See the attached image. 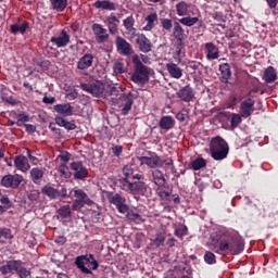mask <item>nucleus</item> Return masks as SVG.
<instances>
[{"label": "nucleus", "instance_id": "55", "mask_svg": "<svg viewBox=\"0 0 278 278\" xmlns=\"http://www.w3.org/2000/svg\"><path fill=\"white\" fill-rule=\"evenodd\" d=\"M124 27L125 29H131V27H134V23H136V21L134 20V16H128L124 20Z\"/></svg>", "mask_w": 278, "mask_h": 278}, {"label": "nucleus", "instance_id": "21", "mask_svg": "<svg viewBox=\"0 0 278 278\" xmlns=\"http://www.w3.org/2000/svg\"><path fill=\"white\" fill-rule=\"evenodd\" d=\"M21 261H9L5 265L0 266V273L3 275H14V271L18 270Z\"/></svg>", "mask_w": 278, "mask_h": 278}, {"label": "nucleus", "instance_id": "56", "mask_svg": "<svg viewBox=\"0 0 278 278\" xmlns=\"http://www.w3.org/2000/svg\"><path fill=\"white\" fill-rule=\"evenodd\" d=\"M236 105H238V97L236 96H230L226 108L229 110L231 108H236Z\"/></svg>", "mask_w": 278, "mask_h": 278}, {"label": "nucleus", "instance_id": "62", "mask_svg": "<svg viewBox=\"0 0 278 278\" xmlns=\"http://www.w3.org/2000/svg\"><path fill=\"white\" fill-rule=\"evenodd\" d=\"M176 118L179 121V123H185L186 118H188V113L179 112L176 114Z\"/></svg>", "mask_w": 278, "mask_h": 278}, {"label": "nucleus", "instance_id": "6", "mask_svg": "<svg viewBox=\"0 0 278 278\" xmlns=\"http://www.w3.org/2000/svg\"><path fill=\"white\" fill-rule=\"evenodd\" d=\"M109 202L115 205L119 214H127L129 212V205H127V199L118 193H111L108 195Z\"/></svg>", "mask_w": 278, "mask_h": 278}, {"label": "nucleus", "instance_id": "52", "mask_svg": "<svg viewBox=\"0 0 278 278\" xmlns=\"http://www.w3.org/2000/svg\"><path fill=\"white\" fill-rule=\"evenodd\" d=\"M161 27H163L165 31H170V29H173V20L161 18Z\"/></svg>", "mask_w": 278, "mask_h": 278}, {"label": "nucleus", "instance_id": "54", "mask_svg": "<svg viewBox=\"0 0 278 278\" xmlns=\"http://www.w3.org/2000/svg\"><path fill=\"white\" fill-rule=\"evenodd\" d=\"M204 261L206 262V264H216V255H214V253L207 251L204 254Z\"/></svg>", "mask_w": 278, "mask_h": 278}, {"label": "nucleus", "instance_id": "1", "mask_svg": "<svg viewBox=\"0 0 278 278\" xmlns=\"http://www.w3.org/2000/svg\"><path fill=\"white\" fill-rule=\"evenodd\" d=\"M229 238V232L227 229H222L216 232L215 236H212V242L215 244L219 242V245H214L212 251L215 253H218L219 255H223V253H233L235 255H239V253H242L244 251V241L242 240V237L236 235L230 241L222 238Z\"/></svg>", "mask_w": 278, "mask_h": 278}, {"label": "nucleus", "instance_id": "5", "mask_svg": "<svg viewBox=\"0 0 278 278\" xmlns=\"http://www.w3.org/2000/svg\"><path fill=\"white\" fill-rule=\"evenodd\" d=\"M73 192L75 200L72 204V210H74L75 212L81 210L84 205H94V202L90 200L88 193L83 189H74Z\"/></svg>", "mask_w": 278, "mask_h": 278}, {"label": "nucleus", "instance_id": "48", "mask_svg": "<svg viewBox=\"0 0 278 278\" xmlns=\"http://www.w3.org/2000/svg\"><path fill=\"white\" fill-rule=\"evenodd\" d=\"M16 273L20 278H31V271H29L27 268L21 266V264L17 266Z\"/></svg>", "mask_w": 278, "mask_h": 278}, {"label": "nucleus", "instance_id": "17", "mask_svg": "<svg viewBox=\"0 0 278 278\" xmlns=\"http://www.w3.org/2000/svg\"><path fill=\"white\" fill-rule=\"evenodd\" d=\"M136 165L135 164H127L123 167V175L126 179H137V181H140V179H144V176L142 174H134L136 173Z\"/></svg>", "mask_w": 278, "mask_h": 278}, {"label": "nucleus", "instance_id": "31", "mask_svg": "<svg viewBox=\"0 0 278 278\" xmlns=\"http://www.w3.org/2000/svg\"><path fill=\"white\" fill-rule=\"evenodd\" d=\"M147 25L143 27L144 31H151L157 24V13H151L146 17Z\"/></svg>", "mask_w": 278, "mask_h": 278}, {"label": "nucleus", "instance_id": "60", "mask_svg": "<svg viewBox=\"0 0 278 278\" xmlns=\"http://www.w3.org/2000/svg\"><path fill=\"white\" fill-rule=\"evenodd\" d=\"M54 121H55L56 125H59V127H66L67 121H66L64 117H62V116H56V117L54 118Z\"/></svg>", "mask_w": 278, "mask_h": 278}, {"label": "nucleus", "instance_id": "44", "mask_svg": "<svg viewBox=\"0 0 278 278\" xmlns=\"http://www.w3.org/2000/svg\"><path fill=\"white\" fill-rule=\"evenodd\" d=\"M128 220H132V223H136L137 225H140V223H144V219H142V216L140 214L135 213L134 211H128L127 213Z\"/></svg>", "mask_w": 278, "mask_h": 278}, {"label": "nucleus", "instance_id": "20", "mask_svg": "<svg viewBox=\"0 0 278 278\" xmlns=\"http://www.w3.org/2000/svg\"><path fill=\"white\" fill-rule=\"evenodd\" d=\"M152 175V182L154 186H157V188H165L166 186V177H164V173L160 169H153L151 172Z\"/></svg>", "mask_w": 278, "mask_h": 278}, {"label": "nucleus", "instance_id": "30", "mask_svg": "<svg viewBox=\"0 0 278 278\" xmlns=\"http://www.w3.org/2000/svg\"><path fill=\"white\" fill-rule=\"evenodd\" d=\"M41 192L49 199H59L60 198V190H58L49 185H46L45 187H42Z\"/></svg>", "mask_w": 278, "mask_h": 278}, {"label": "nucleus", "instance_id": "4", "mask_svg": "<svg viewBox=\"0 0 278 278\" xmlns=\"http://www.w3.org/2000/svg\"><path fill=\"white\" fill-rule=\"evenodd\" d=\"M75 264L84 275H92V270H97L99 268V262L94 260V255L92 254L78 256Z\"/></svg>", "mask_w": 278, "mask_h": 278}, {"label": "nucleus", "instance_id": "10", "mask_svg": "<svg viewBox=\"0 0 278 278\" xmlns=\"http://www.w3.org/2000/svg\"><path fill=\"white\" fill-rule=\"evenodd\" d=\"M119 102L122 105L121 113L123 116H127L131 112V105H134V94L131 92L122 93Z\"/></svg>", "mask_w": 278, "mask_h": 278}, {"label": "nucleus", "instance_id": "61", "mask_svg": "<svg viewBox=\"0 0 278 278\" xmlns=\"http://www.w3.org/2000/svg\"><path fill=\"white\" fill-rule=\"evenodd\" d=\"M42 103H46V105H53V103H55V97H47V96H45L42 98Z\"/></svg>", "mask_w": 278, "mask_h": 278}, {"label": "nucleus", "instance_id": "29", "mask_svg": "<svg viewBox=\"0 0 278 278\" xmlns=\"http://www.w3.org/2000/svg\"><path fill=\"white\" fill-rule=\"evenodd\" d=\"M263 79L266 84H273V81L277 79V72L274 66H269L265 70Z\"/></svg>", "mask_w": 278, "mask_h": 278}, {"label": "nucleus", "instance_id": "35", "mask_svg": "<svg viewBox=\"0 0 278 278\" xmlns=\"http://www.w3.org/2000/svg\"><path fill=\"white\" fill-rule=\"evenodd\" d=\"M106 23L109 25V31L110 34L114 35L118 31V18L115 15L108 16Z\"/></svg>", "mask_w": 278, "mask_h": 278}, {"label": "nucleus", "instance_id": "58", "mask_svg": "<svg viewBox=\"0 0 278 278\" xmlns=\"http://www.w3.org/2000/svg\"><path fill=\"white\" fill-rule=\"evenodd\" d=\"M168 166L172 172H175V164L173 163V159H164L162 160V166Z\"/></svg>", "mask_w": 278, "mask_h": 278}, {"label": "nucleus", "instance_id": "25", "mask_svg": "<svg viewBox=\"0 0 278 278\" xmlns=\"http://www.w3.org/2000/svg\"><path fill=\"white\" fill-rule=\"evenodd\" d=\"M93 5L97 10H106L109 12H114V10H116V3L110 0H98Z\"/></svg>", "mask_w": 278, "mask_h": 278}, {"label": "nucleus", "instance_id": "22", "mask_svg": "<svg viewBox=\"0 0 278 278\" xmlns=\"http://www.w3.org/2000/svg\"><path fill=\"white\" fill-rule=\"evenodd\" d=\"M53 110L62 116H73V106L71 103L56 104L53 106Z\"/></svg>", "mask_w": 278, "mask_h": 278}, {"label": "nucleus", "instance_id": "45", "mask_svg": "<svg viewBox=\"0 0 278 278\" xmlns=\"http://www.w3.org/2000/svg\"><path fill=\"white\" fill-rule=\"evenodd\" d=\"M119 182V188L122 190H125V192H131V181H129V178H121L118 180Z\"/></svg>", "mask_w": 278, "mask_h": 278}, {"label": "nucleus", "instance_id": "36", "mask_svg": "<svg viewBox=\"0 0 278 278\" xmlns=\"http://www.w3.org/2000/svg\"><path fill=\"white\" fill-rule=\"evenodd\" d=\"M52 10L56 12H64L66 5H68V0H51Z\"/></svg>", "mask_w": 278, "mask_h": 278}, {"label": "nucleus", "instance_id": "53", "mask_svg": "<svg viewBox=\"0 0 278 278\" xmlns=\"http://www.w3.org/2000/svg\"><path fill=\"white\" fill-rule=\"evenodd\" d=\"M59 173L65 177V179H70L71 177V172L68 170V166L66 164H62L59 166Z\"/></svg>", "mask_w": 278, "mask_h": 278}, {"label": "nucleus", "instance_id": "40", "mask_svg": "<svg viewBox=\"0 0 278 278\" xmlns=\"http://www.w3.org/2000/svg\"><path fill=\"white\" fill-rule=\"evenodd\" d=\"M181 53H184V41H177L173 58L178 64L181 62Z\"/></svg>", "mask_w": 278, "mask_h": 278}, {"label": "nucleus", "instance_id": "50", "mask_svg": "<svg viewBox=\"0 0 278 278\" xmlns=\"http://www.w3.org/2000/svg\"><path fill=\"white\" fill-rule=\"evenodd\" d=\"M125 73V65L121 62H115L113 65V74L118 76Z\"/></svg>", "mask_w": 278, "mask_h": 278}, {"label": "nucleus", "instance_id": "41", "mask_svg": "<svg viewBox=\"0 0 278 278\" xmlns=\"http://www.w3.org/2000/svg\"><path fill=\"white\" fill-rule=\"evenodd\" d=\"M154 247H164V242H166V236L162 232L155 235V238L150 239Z\"/></svg>", "mask_w": 278, "mask_h": 278}, {"label": "nucleus", "instance_id": "8", "mask_svg": "<svg viewBox=\"0 0 278 278\" xmlns=\"http://www.w3.org/2000/svg\"><path fill=\"white\" fill-rule=\"evenodd\" d=\"M115 45L117 49V53L119 55L128 56L134 52V48L131 43H129L125 38L117 36L115 39Z\"/></svg>", "mask_w": 278, "mask_h": 278}, {"label": "nucleus", "instance_id": "43", "mask_svg": "<svg viewBox=\"0 0 278 278\" xmlns=\"http://www.w3.org/2000/svg\"><path fill=\"white\" fill-rule=\"evenodd\" d=\"M205 166H207V162H205V159L203 157L195 159L191 162V167L193 170H201V168H205Z\"/></svg>", "mask_w": 278, "mask_h": 278}, {"label": "nucleus", "instance_id": "42", "mask_svg": "<svg viewBox=\"0 0 278 278\" xmlns=\"http://www.w3.org/2000/svg\"><path fill=\"white\" fill-rule=\"evenodd\" d=\"M178 22L181 25H185L186 27H192L193 25H197V23H199V17L187 16V17L179 18Z\"/></svg>", "mask_w": 278, "mask_h": 278}, {"label": "nucleus", "instance_id": "11", "mask_svg": "<svg viewBox=\"0 0 278 278\" xmlns=\"http://www.w3.org/2000/svg\"><path fill=\"white\" fill-rule=\"evenodd\" d=\"M21 184H23V176L18 175V174H15V175H12V174H9L4 177H2L1 179V185L4 187V188H18L21 186Z\"/></svg>", "mask_w": 278, "mask_h": 278}, {"label": "nucleus", "instance_id": "34", "mask_svg": "<svg viewBox=\"0 0 278 278\" xmlns=\"http://www.w3.org/2000/svg\"><path fill=\"white\" fill-rule=\"evenodd\" d=\"M58 218H61V220H66V218H71L73 212L71 211V205H63L58 211Z\"/></svg>", "mask_w": 278, "mask_h": 278}, {"label": "nucleus", "instance_id": "15", "mask_svg": "<svg viewBox=\"0 0 278 278\" xmlns=\"http://www.w3.org/2000/svg\"><path fill=\"white\" fill-rule=\"evenodd\" d=\"M194 89L190 87V85H186L177 92L178 99H180V101H184L185 103H190V101L194 99Z\"/></svg>", "mask_w": 278, "mask_h": 278}, {"label": "nucleus", "instance_id": "19", "mask_svg": "<svg viewBox=\"0 0 278 278\" xmlns=\"http://www.w3.org/2000/svg\"><path fill=\"white\" fill-rule=\"evenodd\" d=\"M14 166L17 168V170H21L22 173H27L29 168H31V165H29V160L26 159L25 155H17L14 159Z\"/></svg>", "mask_w": 278, "mask_h": 278}, {"label": "nucleus", "instance_id": "13", "mask_svg": "<svg viewBox=\"0 0 278 278\" xmlns=\"http://www.w3.org/2000/svg\"><path fill=\"white\" fill-rule=\"evenodd\" d=\"M136 43L141 53H151L153 51V43L144 34L137 35Z\"/></svg>", "mask_w": 278, "mask_h": 278}, {"label": "nucleus", "instance_id": "23", "mask_svg": "<svg viewBox=\"0 0 278 278\" xmlns=\"http://www.w3.org/2000/svg\"><path fill=\"white\" fill-rule=\"evenodd\" d=\"M93 61H94V56H92V54L90 53H87L79 59L77 63V68L79 71H86V68H90V66H92Z\"/></svg>", "mask_w": 278, "mask_h": 278}, {"label": "nucleus", "instance_id": "37", "mask_svg": "<svg viewBox=\"0 0 278 278\" xmlns=\"http://www.w3.org/2000/svg\"><path fill=\"white\" fill-rule=\"evenodd\" d=\"M188 8H190V4H188L186 1H180L176 4V12L178 16H188Z\"/></svg>", "mask_w": 278, "mask_h": 278}, {"label": "nucleus", "instance_id": "28", "mask_svg": "<svg viewBox=\"0 0 278 278\" xmlns=\"http://www.w3.org/2000/svg\"><path fill=\"white\" fill-rule=\"evenodd\" d=\"M207 60H218V47L213 42L205 43Z\"/></svg>", "mask_w": 278, "mask_h": 278}, {"label": "nucleus", "instance_id": "46", "mask_svg": "<svg viewBox=\"0 0 278 278\" xmlns=\"http://www.w3.org/2000/svg\"><path fill=\"white\" fill-rule=\"evenodd\" d=\"M240 123H242V115L232 113V114L230 115V125H231V128H232V129H236V127H238V125H240Z\"/></svg>", "mask_w": 278, "mask_h": 278}, {"label": "nucleus", "instance_id": "64", "mask_svg": "<svg viewBox=\"0 0 278 278\" xmlns=\"http://www.w3.org/2000/svg\"><path fill=\"white\" fill-rule=\"evenodd\" d=\"M61 162H70L71 160V153L68 152H63L62 154L59 155Z\"/></svg>", "mask_w": 278, "mask_h": 278}, {"label": "nucleus", "instance_id": "26", "mask_svg": "<svg viewBox=\"0 0 278 278\" xmlns=\"http://www.w3.org/2000/svg\"><path fill=\"white\" fill-rule=\"evenodd\" d=\"M42 177H45V168L34 167L30 169V179L33 184L40 185Z\"/></svg>", "mask_w": 278, "mask_h": 278}, {"label": "nucleus", "instance_id": "39", "mask_svg": "<svg viewBox=\"0 0 278 278\" xmlns=\"http://www.w3.org/2000/svg\"><path fill=\"white\" fill-rule=\"evenodd\" d=\"M29 27V23L23 22L22 25L13 24L11 25V34H25Z\"/></svg>", "mask_w": 278, "mask_h": 278}, {"label": "nucleus", "instance_id": "59", "mask_svg": "<svg viewBox=\"0 0 278 278\" xmlns=\"http://www.w3.org/2000/svg\"><path fill=\"white\" fill-rule=\"evenodd\" d=\"M0 203L7 208L10 210V207H12V202L10 201V198L8 197H2L0 199Z\"/></svg>", "mask_w": 278, "mask_h": 278}, {"label": "nucleus", "instance_id": "2", "mask_svg": "<svg viewBox=\"0 0 278 278\" xmlns=\"http://www.w3.org/2000/svg\"><path fill=\"white\" fill-rule=\"evenodd\" d=\"M134 73L130 76L131 81L138 86H144L149 84V76L151 75V68L142 64L140 55H132Z\"/></svg>", "mask_w": 278, "mask_h": 278}, {"label": "nucleus", "instance_id": "27", "mask_svg": "<svg viewBox=\"0 0 278 278\" xmlns=\"http://www.w3.org/2000/svg\"><path fill=\"white\" fill-rule=\"evenodd\" d=\"M159 127L165 131H168L175 127V119H173V117L169 115L163 116L159 122Z\"/></svg>", "mask_w": 278, "mask_h": 278}, {"label": "nucleus", "instance_id": "3", "mask_svg": "<svg viewBox=\"0 0 278 278\" xmlns=\"http://www.w3.org/2000/svg\"><path fill=\"white\" fill-rule=\"evenodd\" d=\"M211 156L213 160L220 162L229 155V144L220 137L213 138L210 144Z\"/></svg>", "mask_w": 278, "mask_h": 278}, {"label": "nucleus", "instance_id": "12", "mask_svg": "<svg viewBox=\"0 0 278 278\" xmlns=\"http://www.w3.org/2000/svg\"><path fill=\"white\" fill-rule=\"evenodd\" d=\"M80 88L85 92H89V94H92V97H96L98 99L103 97L104 88L101 83H96V84H91V85L83 83V84H80Z\"/></svg>", "mask_w": 278, "mask_h": 278}, {"label": "nucleus", "instance_id": "32", "mask_svg": "<svg viewBox=\"0 0 278 278\" xmlns=\"http://www.w3.org/2000/svg\"><path fill=\"white\" fill-rule=\"evenodd\" d=\"M130 192L132 194L147 192V182L142 181V179L131 182Z\"/></svg>", "mask_w": 278, "mask_h": 278}, {"label": "nucleus", "instance_id": "16", "mask_svg": "<svg viewBox=\"0 0 278 278\" xmlns=\"http://www.w3.org/2000/svg\"><path fill=\"white\" fill-rule=\"evenodd\" d=\"M255 106V100L248 98L240 105V112L242 118H249L251 114L255 111L253 108Z\"/></svg>", "mask_w": 278, "mask_h": 278}, {"label": "nucleus", "instance_id": "47", "mask_svg": "<svg viewBox=\"0 0 278 278\" xmlns=\"http://www.w3.org/2000/svg\"><path fill=\"white\" fill-rule=\"evenodd\" d=\"M122 94L123 93H118V89H116V87L111 88L110 97H111L112 103H119Z\"/></svg>", "mask_w": 278, "mask_h": 278}, {"label": "nucleus", "instance_id": "49", "mask_svg": "<svg viewBox=\"0 0 278 278\" xmlns=\"http://www.w3.org/2000/svg\"><path fill=\"white\" fill-rule=\"evenodd\" d=\"M12 230L8 228L0 229V242H5V240H11Z\"/></svg>", "mask_w": 278, "mask_h": 278}, {"label": "nucleus", "instance_id": "18", "mask_svg": "<svg viewBox=\"0 0 278 278\" xmlns=\"http://www.w3.org/2000/svg\"><path fill=\"white\" fill-rule=\"evenodd\" d=\"M50 42H52V45H55V47L59 48L66 47V45L71 42V36L68 35V33H66V30L63 29L60 36L51 37Z\"/></svg>", "mask_w": 278, "mask_h": 278}, {"label": "nucleus", "instance_id": "24", "mask_svg": "<svg viewBox=\"0 0 278 278\" xmlns=\"http://www.w3.org/2000/svg\"><path fill=\"white\" fill-rule=\"evenodd\" d=\"M166 68L170 77L174 79H181V77H184V70H181V67H179L177 64L167 63Z\"/></svg>", "mask_w": 278, "mask_h": 278}, {"label": "nucleus", "instance_id": "51", "mask_svg": "<svg viewBox=\"0 0 278 278\" xmlns=\"http://www.w3.org/2000/svg\"><path fill=\"white\" fill-rule=\"evenodd\" d=\"M161 201H165L166 203H170V201H173V197L170 195L169 191L166 190H160L157 192Z\"/></svg>", "mask_w": 278, "mask_h": 278}, {"label": "nucleus", "instance_id": "38", "mask_svg": "<svg viewBox=\"0 0 278 278\" xmlns=\"http://www.w3.org/2000/svg\"><path fill=\"white\" fill-rule=\"evenodd\" d=\"M219 71L225 81H229V79H231V66H229L228 63L220 64Z\"/></svg>", "mask_w": 278, "mask_h": 278}, {"label": "nucleus", "instance_id": "9", "mask_svg": "<svg viewBox=\"0 0 278 278\" xmlns=\"http://www.w3.org/2000/svg\"><path fill=\"white\" fill-rule=\"evenodd\" d=\"M91 29L98 45H103V42H108V40H110V34H108V29L103 28V25L94 23L91 26Z\"/></svg>", "mask_w": 278, "mask_h": 278}, {"label": "nucleus", "instance_id": "14", "mask_svg": "<svg viewBox=\"0 0 278 278\" xmlns=\"http://www.w3.org/2000/svg\"><path fill=\"white\" fill-rule=\"evenodd\" d=\"M141 166L146 164L149 168H162V159L157 155L152 156H138Z\"/></svg>", "mask_w": 278, "mask_h": 278}, {"label": "nucleus", "instance_id": "63", "mask_svg": "<svg viewBox=\"0 0 278 278\" xmlns=\"http://www.w3.org/2000/svg\"><path fill=\"white\" fill-rule=\"evenodd\" d=\"M65 129H67V131H73L75 129H77V125L75 124V122H66L65 123Z\"/></svg>", "mask_w": 278, "mask_h": 278}, {"label": "nucleus", "instance_id": "57", "mask_svg": "<svg viewBox=\"0 0 278 278\" xmlns=\"http://www.w3.org/2000/svg\"><path fill=\"white\" fill-rule=\"evenodd\" d=\"M186 233H188V228L186 226H180L175 231V235L178 238H182V236H186Z\"/></svg>", "mask_w": 278, "mask_h": 278}, {"label": "nucleus", "instance_id": "7", "mask_svg": "<svg viewBox=\"0 0 278 278\" xmlns=\"http://www.w3.org/2000/svg\"><path fill=\"white\" fill-rule=\"evenodd\" d=\"M70 168L73 172L74 179L84 181L88 177V168L81 162H72Z\"/></svg>", "mask_w": 278, "mask_h": 278}, {"label": "nucleus", "instance_id": "33", "mask_svg": "<svg viewBox=\"0 0 278 278\" xmlns=\"http://www.w3.org/2000/svg\"><path fill=\"white\" fill-rule=\"evenodd\" d=\"M184 27H181V24L179 22H174V28H173V36L177 40V42L184 41Z\"/></svg>", "mask_w": 278, "mask_h": 278}]
</instances>
